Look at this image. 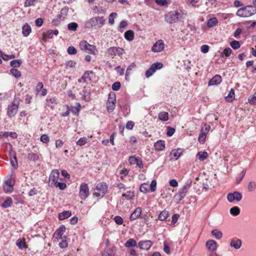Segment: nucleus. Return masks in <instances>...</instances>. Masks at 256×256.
Segmentation results:
<instances>
[{"mask_svg": "<svg viewBox=\"0 0 256 256\" xmlns=\"http://www.w3.org/2000/svg\"><path fill=\"white\" fill-rule=\"evenodd\" d=\"M106 20L103 16H94L90 19L86 24V27L99 29L105 24Z\"/></svg>", "mask_w": 256, "mask_h": 256, "instance_id": "nucleus-1", "label": "nucleus"}, {"mask_svg": "<svg viewBox=\"0 0 256 256\" xmlns=\"http://www.w3.org/2000/svg\"><path fill=\"white\" fill-rule=\"evenodd\" d=\"M256 14V6H247L238 10L236 14L242 18L249 17Z\"/></svg>", "mask_w": 256, "mask_h": 256, "instance_id": "nucleus-2", "label": "nucleus"}, {"mask_svg": "<svg viewBox=\"0 0 256 256\" xmlns=\"http://www.w3.org/2000/svg\"><path fill=\"white\" fill-rule=\"evenodd\" d=\"M191 184V180L187 181L186 184L180 190L178 194L174 196V198L176 200H178V202H180L186 196V194L187 193L188 188H190Z\"/></svg>", "mask_w": 256, "mask_h": 256, "instance_id": "nucleus-3", "label": "nucleus"}, {"mask_svg": "<svg viewBox=\"0 0 256 256\" xmlns=\"http://www.w3.org/2000/svg\"><path fill=\"white\" fill-rule=\"evenodd\" d=\"M180 12L177 10L171 11L166 14L164 20L169 24L175 23L178 22Z\"/></svg>", "mask_w": 256, "mask_h": 256, "instance_id": "nucleus-4", "label": "nucleus"}, {"mask_svg": "<svg viewBox=\"0 0 256 256\" xmlns=\"http://www.w3.org/2000/svg\"><path fill=\"white\" fill-rule=\"evenodd\" d=\"M108 190V186L105 182H100L97 184L94 195L96 197H103Z\"/></svg>", "mask_w": 256, "mask_h": 256, "instance_id": "nucleus-5", "label": "nucleus"}, {"mask_svg": "<svg viewBox=\"0 0 256 256\" xmlns=\"http://www.w3.org/2000/svg\"><path fill=\"white\" fill-rule=\"evenodd\" d=\"M79 46L81 50L89 54H94L95 47L89 44L86 41H82L80 42Z\"/></svg>", "mask_w": 256, "mask_h": 256, "instance_id": "nucleus-6", "label": "nucleus"}, {"mask_svg": "<svg viewBox=\"0 0 256 256\" xmlns=\"http://www.w3.org/2000/svg\"><path fill=\"white\" fill-rule=\"evenodd\" d=\"M89 188L87 184L82 182L80 188L79 196L82 200H85L89 196Z\"/></svg>", "mask_w": 256, "mask_h": 256, "instance_id": "nucleus-7", "label": "nucleus"}, {"mask_svg": "<svg viewBox=\"0 0 256 256\" xmlns=\"http://www.w3.org/2000/svg\"><path fill=\"white\" fill-rule=\"evenodd\" d=\"M124 53V50L120 47H111L108 48L106 52V54L109 56H114L116 55L121 56Z\"/></svg>", "mask_w": 256, "mask_h": 256, "instance_id": "nucleus-8", "label": "nucleus"}, {"mask_svg": "<svg viewBox=\"0 0 256 256\" xmlns=\"http://www.w3.org/2000/svg\"><path fill=\"white\" fill-rule=\"evenodd\" d=\"M19 102L16 101L8 106L7 114L9 117H12L16 114Z\"/></svg>", "mask_w": 256, "mask_h": 256, "instance_id": "nucleus-9", "label": "nucleus"}, {"mask_svg": "<svg viewBox=\"0 0 256 256\" xmlns=\"http://www.w3.org/2000/svg\"><path fill=\"white\" fill-rule=\"evenodd\" d=\"M242 194L238 192L229 193L227 195V200L230 202H232L234 200L240 202L242 199Z\"/></svg>", "mask_w": 256, "mask_h": 256, "instance_id": "nucleus-10", "label": "nucleus"}, {"mask_svg": "<svg viewBox=\"0 0 256 256\" xmlns=\"http://www.w3.org/2000/svg\"><path fill=\"white\" fill-rule=\"evenodd\" d=\"M94 75L92 71L88 70L86 72L82 78L78 79V82H88L92 80V79Z\"/></svg>", "mask_w": 256, "mask_h": 256, "instance_id": "nucleus-11", "label": "nucleus"}, {"mask_svg": "<svg viewBox=\"0 0 256 256\" xmlns=\"http://www.w3.org/2000/svg\"><path fill=\"white\" fill-rule=\"evenodd\" d=\"M164 44L162 40H160L153 45L152 50L155 52H160L164 49Z\"/></svg>", "mask_w": 256, "mask_h": 256, "instance_id": "nucleus-12", "label": "nucleus"}, {"mask_svg": "<svg viewBox=\"0 0 256 256\" xmlns=\"http://www.w3.org/2000/svg\"><path fill=\"white\" fill-rule=\"evenodd\" d=\"M153 243L151 240H146L138 242V246L142 250H148L152 246Z\"/></svg>", "mask_w": 256, "mask_h": 256, "instance_id": "nucleus-13", "label": "nucleus"}, {"mask_svg": "<svg viewBox=\"0 0 256 256\" xmlns=\"http://www.w3.org/2000/svg\"><path fill=\"white\" fill-rule=\"evenodd\" d=\"M242 244V240L240 239L235 238L230 240V245L231 247L234 248L236 250H238L241 247Z\"/></svg>", "mask_w": 256, "mask_h": 256, "instance_id": "nucleus-14", "label": "nucleus"}, {"mask_svg": "<svg viewBox=\"0 0 256 256\" xmlns=\"http://www.w3.org/2000/svg\"><path fill=\"white\" fill-rule=\"evenodd\" d=\"M183 152V150L182 148H178L172 150L170 154L171 159L177 160Z\"/></svg>", "mask_w": 256, "mask_h": 256, "instance_id": "nucleus-15", "label": "nucleus"}, {"mask_svg": "<svg viewBox=\"0 0 256 256\" xmlns=\"http://www.w3.org/2000/svg\"><path fill=\"white\" fill-rule=\"evenodd\" d=\"M59 176L60 173L57 170H52L49 177L50 181L52 182V184H54L55 182H58Z\"/></svg>", "mask_w": 256, "mask_h": 256, "instance_id": "nucleus-16", "label": "nucleus"}, {"mask_svg": "<svg viewBox=\"0 0 256 256\" xmlns=\"http://www.w3.org/2000/svg\"><path fill=\"white\" fill-rule=\"evenodd\" d=\"M206 246L210 251L214 252L216 250L218 245L216 241L210 240L206 242Z\"/></svg>", "mask_w": 256, "mask_h": 256, "instance_id": "nucleus-17", "label": "nucleus"}, {"mask_svg": "<svg viewBox=\"0 0 256 256\" xmlns=\"http://www.w3.org/2000/svg\"><path fill=\"white\" fill-rule=\"evenodd\" d=\"M142 209L140 207H138L130 216V219L131 221L134 220L140 217L142 214Z\"/></svg>", "mask_w": 256, "mask_h": 256, "instance_id": "nucleus-18", "label": "nucleus"}, {"mask_svg": "<svg viewBox=\"0 0 256 256\" xmlns=\"http://www.w3.org/2000/svg\"><path fill=\"white\" fill-rule=\"evenodd\" d=\"M129 162L130 164H136L140 168H143L142 162L138 158L130 156L129 158Z\"/></svg>", "mask_w": 256, "mask_h": 256, "instance_id": "nucleus-19", "label": "nucleus"}, {"mask_svg": "<svg viewBox=\"0 0 256 256\" xmlns=\"http://www.w3.org/2000/svg\"><path fill=\"white\" fill-rule=\"evenodd\" d=\"M222 77L220 75H216L208 82V86L217 85L222 82Z\"/></svg>", "mask_w": 256, "mask_h": 256, "instance_id": "nucleus-20", "label": "nucleus"}, {"mask_svg": "<svg viewBox=\"0 0 256 256\" xmlns=\"http://www.w3.org/2000/svg\"><path fill=\"white\" fill-rule=\"evenodd\" d=\"M80 94L82 95V100L86 102H88L90 100V94L87 88H84Z\"/></svg>", "mask_w": 256, "mask_h": 256, "instance_id": "nucleus-21", "label": "nucleus"}, {"mask_svg": "<svg viewBox=\"0 0 256 256\" xmlns=\"http://www.w3.org/2000/svg\"><path fill=\"white\" fill-rule=\"evenodd\" d=\"M154 147L156 150L162 151L165 148V142L159 140L154 144Z\"/></svg>", "mask_w": 256, "mask_h": 256, "instance_id": "nucleus-22", "label": "nucleus"}, {"mask_svg": "<svg viewBox=\"0 0 256 256\" xmlns=\"http://www.w3.org/2000/svg\"><path fill=\"white\" fill-rule=\"evenodd\" d=\"M66 230V227L64 225H62L60 227L56 230L54 233V235L58 239H62V236L64 234Z\"/></svg>", "mask_w": 256, "mask_h": 256, "instance_id": "nucleus-23", "label": "nucleus"}, {"mask_svg": "<svg viewBox=\"0 0 256 256\" xmlns=\"http://www.w3.org/2000/svg\"><path fill=\"white\" fill-rule=\"evenodd\" d=\"M44 85L42 82H38L36 86V90L38 92H41V95L44 96L47 94V90L44 88Z\"/></svg>", "mask_w": 256, "mask_h": 256, "instance_id": "nucleus-24", "label": "nucleus"}, {"mask_svg": "<svg viewBox=\"0 0 256 256\" xmlns=\"http://www.w3.org/2000/svg\"><path fill=\"white\" fill-rule=\"evenodd\" d=\"M58 32L57 30H49L46 33L43 34V38H53V36H57L58 34Z\"/></svg>", "mask_w": 256, "mask_h": 256, "instance_id": "nucleus-25", "label": "nucleus"}, {"mask_svg": "<svg viewBox=\"0 0 256 256\" xmlns=\"http://www.w3.org/2000/svg\"><path fill=\"white\" fill-rule=\"evenodd\" d=\"M72 215V212L70 210L64 211L60 213L58 215V218L60 220H64Z\"/></svg>", "mask_w": 256, "mask_h": 256, "instance_id": "nucleus-26", "label": "nucleus"}, {"mask_svg": "<svg viewBox=\"0 0 256 256\" xmlns=\"http://www.w3.org/2000/svg\"><path fill=\"white\" fill-rule=\"evenodd\" d=\"M22 32L24 36H28L31 32V28L28 24H24L22 28Z\"/></svg>", "mask_w": 256, "mask_h": 256, "instance_id": "nucleus-27", "label": "nucleus"}, {"mask_svg": "<svg viewBox=\"0 0 256 256\" xmlns=\"http://www.w3.org/2000/svg\"><path fill=\"white\" fill-rule=\"evenodd\" d=\"M124 38L128 41H132L134 38V32L132 30H128L125 32Z\"/></svg>", "mask_w": 256, "mask_h": 256, "instance_id": "nucleus-28", "label": "nucleus"}, {"mask_svg": "<svg viewBox=\"0 0 256 256\" xmlns=\"http://www.w3.org/2000/svg\"><path fill=\"white\" fill-rule=\"evenodd\" d=\"M56 104V98L54 97L48 98L46 100V105L51 108H53Z\"/></svg>", "mask_w": 256, "mask_h": 256, "instance_id": "nucleus-29", "label": "nucleus"}, {"mask_svg": "<svg viewBox=\"0 0 256 256\" xmlns=\"http://www.w3.org/2000/svg\"><path fill=\"white\" fill-rule=\"evenodd\" d=\"M208 156V154L206 152H200L196 154V157L198 160L202 162L206 160Z\"/></svg>", "mask_w": 256, "mask_h": 256, "instance_id": "nucleus-30", "label": "nucleus"}, {"mask_svg": "<svg viewBox=\"0 0 256 256\" xmlns=\"http://www.w3.org/2000/svg\"><path fill=\"white\" fill-rule=\"evenodd\" d=\"M158 118L162 121H167L168 120V113L166 112H161L158 114Z\"/></svg>", "mask_w": 256, "mask_h": 256, "instance_id": "nucleus-31", "label": "nucleus"}, {"mask_svg": "<svg viewBox=\"0 0 256 256\" xmlns=\"http://www.w3.org/2000/svg\"><path fill=\"white\" fill-rule=\"evenodd\" d=\"M234 98V91L231 89L228 94L225 97V100L228 102H232Z\"/></svg>", "mask_w": 256, "mask_h": 256, "instance_id": "nucleus-32", "label": "nucleus"}, {"mask_svg": "<svg viewBox=\"0 0 256 256\" xmlns=\"http://www.w3.org/2000/svg\"><path fill=\"white\" fill-rule=\"evenodd\" d=\"M211 234L217 240H220L222 237V232L217 229L213 230L212 231Z\"/></svg>", "mask_w": 256, "mask_h": 256, "instance_id": "nucleus-33", "label": "nucleus"}, {"mask_svg": "<svg viewBox=\"0 0 256 256\" xmlns=\"http://www.w3.org/2000/svg\"><path fill=\"white\" fill-rule=\"evenodd\" d=\"M12 204V198H7L4 202L2 204V206L3 208H8L11 206Z\"/></svg>", "mask_w": 256, "mask_h": 256, "instance_id": "nucleus-34", "label": "nucleus"}, {"mask_svg": "<svg viewBox=\"0 0 256 256\" xmlns=\"http://www.w3.org/2000/svg\"><path fill=\"white\" fill-rule=\"evenodd\" d=\"M16 244L19 248L21 250L25 248L26 247L25 239L24 238L18 239L16 241Z\"/></svg>", "mask_w": 256, "mask_h": 256, "instance_id": "nucleus-35", "label": "nucleus"}, {"mask_svg": "<svg viewBox=\"0 0 256 256\" xmlns=\"http://www.w3.org/2000/svg\"><path fill=\"white\" fill-rule=\"evenodd\" d=\"M136 246V241L132 238L129 239L127 240V242L125 243L124 246L126 248H130V247H134Z\"/></svg>", "mask_w": 256, "mask_h": 256, "instance_id": "nucleus-36", "label": "nucleus"}, {"mask_svg": "<svg viewBox=\"0 0 256 256\" xmlns=\"http://www.w3.org/2000/svg\"><path fill=\"white\" fill-rule=\"evenodd\" d=\"M218 22V21L216 18H212L208 21L207 26L208 27L211 28L216 26Z\"/></svg>", "mask_w": 256, "mask_h": 256, "instance_id": "nucleus-37", "label": "nucleus"}, {"mask_svg": "<svg viewBox=\"0 0 256 256\" xmlns=\"http://www.w3.org/2000/svg\"><path fill=\"white\" fill-rule=\"evenodd\" d=\"M122 196L128 200H132L134 197V193L133 192L128 191L126 193L123 194Z\"/></svg>", "mask_w": 256, "mask_h": 256, "instance_id": "nucleus-38", "label": "nucleus"}, {"mask_svg": "<svg viewBox=\"0 0 256 256\" xmlns=\"http://www.w3.org/2000/svg\"><path fill=\"white\" fill-rule=\"evenodd\" d=\"M230 212L234 216H238L240 214V208L238 206H234L230 209Z\"/></svg>", "mask_w": 256, "mask_h": 256, "instance_id": "nucleus-39", "label": "nucleus"}, {"mask_svg": "<svg viewBox=\"0 0 256 256\" xmlns=\"http://www.w3.org/2000/svg\"><path fill=\"white\" fill-rule=\"evenodd\" d=\"M168 212L166 210L162 211L158 215V218L160 220H164L168 216Z\"/></svg>", "mask_w": 256, "mask_h": 256, "instance_id": "nucleus-40", "label": "nucleus"}, {"mask_svg": "<svg viewBox=\"0 0 256 256\" xmlns=\"http://www.w3.org/2000/svg\"><path fill=\"white\" fill-rule=\"evenodd\" d=\"M150 186L148 184L144 183L140 185V191L143 193L146 194L149 192Z\"/></svg>", "mask_w": 256, "mask_h": 256, "instance_id": "nucleus-41", "label": "nucleus"}, {"mask_svg": "<svg viewBox=\"0 0 256 256\" xmlns=\"http://www.w3.org/2000/svg\"><path fill=\"white\" fill-rule=\"evenodd\" d=\"M6 184L8 185V187L9 188V189H6V187H4V191L6 192H11L14 190L13 185L12 184L11 180H8L6 182Z\"/></svg>", "mask_w": 256, "mask_h": 256, "instance_id": "nucleus-42", "label": "nucleus"}, {"mask_svg": "<svg viewBox=\"0 0 256 256\" xmlns=\"http://www.w3.org/2000/svg\"><path fill=\"white\" fill-rule=\"evenodd\" d=\"M10 164L12 167L16 168L18 167V163L15 152H14L13 158H10Z\"/></svg>", "mask_w": 256, "mask_h": 256, "instance_id": "nucleus-43", "label": "nucleus"}, {"mask_svg": "<svg viewBox=\"0 0 256 256\" xmlns=\"http://www.w3.org/2000/svg\"><path fill=\"white\" fill-rule=\"evenodd\" d=\"M28 158L30 160L34 162H36L38 160L39 157L38 155L34 152H30L28 154Z\"/></svg>", "mask_w": 256, "mask_h": 256, "instance_id": "nucleus-44", "label": "nucleus"}, {"mask_svg": "<svg viewBox=\"0 0 256 256\" xmlns=\"http://www.w3.org/2000/svg\"><path fill=\"white\" fill-rule=\"evenodd\" d=\"M22 64V61L20 60H12L10 62V66L13 68L19 67Z\"/></svg>", "mask_w": 256, "mask_h": 256, "instance_id": "nucleus-45", "label": "nucleus"}, {"mask_svg": "<svg viewBox=\"0 0 256 256\" xmlns=\"http://www.w3.org/2000/svg\"><path fill=\"white\" fill-rule=\"evenodd\" d=\"M163 66V64L161 62H156L152 64L151 65V67L154 69V70L156 72L157 70L160 69Z\"/></svg>", "mask_w": 256, "mask_h": 256, "instance_id": "nucleus-46", "label": "nucleus"}, {"mask_svg": "<svg viewBox=\"0 0 256 256\" xmlns=\"http://www.w3.org/2000/svg\"><path fill=\"white\" fill-rule=\"evenodd\" d=\"M10 72L16 78H19L21 76L20 72L17 69L12 68L10 70Z\"/></svg>", "mask_w": 256, "mask_h": 256, "instance_id": "nucleus-47", "label": "nucleus"}, {"mask_svg": "<svg viewBox=\"0 0 256 256\" xmlns=\"http://www.w3.org/2000/svg\"><path fill=\"white\" fill-rule=\"evenodd\" d=\"M0 54H1V57L4 60H8L9 59H12L15 58V56L14 54L7 55L4 54L2 52H0Z\"/></svg>", "mask_w": 256, "mask_h": 256, "instance_id": "nucleus-48", "label": "nucleus"}, {"mask_svg": "<svg viewBox=\"0 0 256 256\" xmlns=\"http://www.w3.org/2000/svg\"><path fill=\"white\" fill-rule=\"evenodd\" d=\"M76 62L74 60H69L66 64V68L68 69L69 68H74L76 66Z\"/></svg>", "mask_w": 256, "mask_h": 256, "instance_id": "nucleus-49", "label": "nucleus"}, {"mask_svg": "<svg viewBox=\"0 0 256 256\" xmlns=\"http://www.w3.org/2000/svg\"><path fill=\"white\" fill-rule=\"evenodd\" d=\"M230 46L234 50H237L240 48V45L238 41L237 40H233L230 43Z\"/></svg>", "mask_w": 256, "mask_h": 256, "instance_id": "nucleus-50", "label": "nucleus"}, {"mask_svg": "<svg viewBox=\"0 0 256 256\" xmlns=\"http://www.w3.org/2000/svg\"><path fill=\"white\" fill-rule=\"evenodd\" d=\"M115 107H116L115 103L107 102V104H106L107 110L110 112H112L114 110Z\"/></svg>", "mask_w": 256, "mask_h": 256, "instance_id": "nucleus-51", "label": "nucleus"}, {"mask_svg": "<svg viewBox=\"0 0 256 256\" xmlns=\"http://www.w3.org/2000/svg\"><path fill=\"white\" fill-rule=\"evenodd\" d=\"M117 16L116 13L112 12L108 16V22L109 23L112 25L114 23V18L116 17Z\"/></svg>", "mask_w": 256, "mask_h": 256, "instance_id": "nucleus-52", "label": "nucleus"}, {"mask_svg": "<svg viewBox=\"0 0 256 256\" xmlns=\"http://www.w3.org/2000/svg\"><path fill=\"white\" fill-rule=\"evenodd\" d=\"M78 24L76 22H71L68 24V29L70 30L76 31L78 28Z\"/></svg>", "mask_w": 256, "mask_h": 256, "instance_id": "nucleus-53", "label": "nucleus"}, {"mask_svg": "<svg viewBox=\"0 0 256 256\" xmlns=\"http://www.w3.org/2000/svg\"><path fill=\"white\" fill-rule=\"evenodd\" d=\"M115 254L113 250L110 248L105 250L102 253V256H114Z\"/></svg>", "mask_w": 256, "mask_h": 256, "instance_id": "nucleus-54", "label": "nucleus"}, {"mask_svg": "<svg viewBox=\"0 0 256 256\" xmlns=\"http://www.w3.org/2000/svg\"><path fill=\"white\" fill-rule=\"evenodd\" d=\"M88 142V139L85 138H81L76 142V144L78 146H82L84 145Z\"/></svg>", "mask_w": 256, "mask_h": 256, "instance_id": "nucleus-55", "label": "nucleus"}, {"mask_svg": "<svg viewBox=\"0 0 256 256\" xmlns=\"http://www.w3.org/2000/svg\"><path fill=\"white\" fill-rule=\"evenodd\" d=\"M116 94H110L107 102L116 104Z\"/></svg>", "mask_w": 256, "mask_h": 256, "instance_id": "nucleus-56", "label": "nucleus"}, {"mask_svg": "<svg viewBox=\"0 0 256 256\" xmlns=\"http://www.w3.org/2000/svg\"><path fill=\"white\" fill-rule=\"evenodd\" d=\"M36 2V0H26L24 3V6L25 7L33 6L35 5Z\"/></svg>", "mask_w": 256, "mask_h": 256, "instance_id": "nucleus-57", "label": "nucleus"}, {"mask_svg": "<svg viewBox=\"0 0 256 256\" xmlns=\"http://www.w3.org/2000/svg\"><path fill=\"white\" fill-rule=\"evenodd\" d=\"M210 128V126L208 125L205 124L204 127H202L200 130V133L205 135L209 132Z\"/></svg>", "mask_w": 256, "mask_h": 256, "instance_id": "nucleus-58", "label": "nucleus"}, {"mask_svg": "<svg viewBox=\"0 0 256 256\" xmlns=\"http://www.w3.org/2000/svg\"><path fill=\"white\" fill-rule=\"evenodd\" d=\"M68 53L69 54H75L77 52L76 48L73 46H70L68 48Z\"/></svg>", "mask_w": 256, "mask_h": 256, "instance_id": "nucleus-59", "label": "nucleus"}, {"mask_svg": "<svg viewBox=\"0 0 256 256\" xmlns=\"http://www.w3.org/2000/svg\"><path fill=\"white\" fill-rule=\"evenodd\" d=\"M121 86L120 82H116L114 83L112 85V90L114 91L118 90Z\"/></svg>", "mask_w": 256, "mask_h": 256, "instance_id": "nucleus-60", "label": "nucleus"}, {"mask_svg": "<svg viewBox=\"0 0 256 256\" xmlns=\"http://www.w3.org/2000/svg\"><path fill=\"white\" fill-rule=\"evenodd\" d=\"M114 220L115 222L118 225L122 224L124 222L123 218L121 216H114Z\"/></svg>", "mask_w": 256, "mask_h": 256, "instance_id": "nucleus-61", "label": "nucleus"}, {"mask_svg": "<svg viewBox=\"0 0 256 256\" xmlns=\"http://www.w3.org/2000/svg\"><path fill=\"white\" fill-rule=\"evenodd\" d=\"M232 50L230 48H227L224 50L222 54L226 57L229 56L232 53Z\"/></svg>", "mask_w": 256, "mask_h": 256, "instance_id": "nucleus-62", "label": "nucleus"}, {"mask_svg": "<svg viewBox=\"0 0 256 256\" xmlns=\"http://www.w3.org/2000/svg\"><path fill=\"white\" fill-rule=\"evenodd\" d=\"M54 184L56 187H58L60 189L62 190H64L66 186V185L65 183L58 182H55Z\"/></svg>", "mask_w": 256, "mask_h": 256, "instance_id": "nucleus-63", "label": "nucleus"}, {"mask_svg": "<svg viewBox=\"0 0 256 256\" xmlns=\"http://www.w3.org/2000/svg\"><path fill=\"white\" fill-rule=\"evenodd\" d=\"M248 101L251 104H256V92L248 98Z\"/></svg>", "mask_w": 256, "mask_h": 256, "instance_id": "nucleus-64", "label": "nucleus"}]
</instances>
